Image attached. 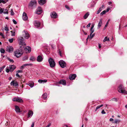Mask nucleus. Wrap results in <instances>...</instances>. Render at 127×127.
<instances>
[{"mask_svg": "<svg viewBox=\"0 0 127 127\" xmlns=\"http://www.w3.org/2000/svg\"><path fill=\"white\" fill-rule=\"evenodd\" d=\"M118 90L119 92L124 94H127L126 89L122 85H120L118 88Z\"/></svg>", "mask_w": 127, "mask_h": 127, "instance_id": "obj_1", "label": "nucleus"}, {"mask_svg": "<svg viewBox=\"0 0 127 127\" xmlns=\"http://www.w3.org/2000/svg\"><path fill=\"white\" fill-rule=\"evenodd\" d=\"M14 55L17 58H19L23 54L21 50L17 49L14 52Z\"/></svg>", "mask_w": 127, "mask_h": 127, "instance_id": "obj_2", "label": "nucleus"}, {"mask_svg": "<svg viewBox=\"0 0 127 127\" xmlns=\"http://www.w3.org/2000/svg\"><path fill=\"white\" fill-rule=\"evenodd\" d=\"M50 66L51 67H53L55 65V63L54 60L50 58L48 60Z\"/></svg>", "mask_w": 127, "mask_h": 127, "instance_id": "obj_3", "label": "nucleus"}, {"mask_svg": "<svg viewBox=\"0 0 127 127\" xmlns=\"http://www.w3.org/2000/svg\"><path fill=\"white\" fill-rule=\"evenodd\" d=\"M23 38L21 36L19 37H18V40L19 41V44L20 45H25L26 44L24 41Z\"/></svg>", "mask_w": 127, "mask_h": 127, "instance_id": "obj_4", "label": "nucleus"}, {"mask_svg": "<svg viewBox=\"0 0 127 127\" xmlns=\"http://www.w3.org/2000/svg\"><path fill=\"white\" fill-rule=\"evenodd\" d=\"M59 65L62 68H64L66 66V63L63 60H61L59 62Z\"/></svg>", "mask_w": 127, "mask_h": 127, "instance_id": "obj_5", "label": "nucleus"}, {"mask_svg": "<svg viewBox=\"0 0 127 127\" xmlns=\"http://www.w3.org/2000/svg\"><path fill=\"white\" fill-rule=\"evenodd\" d=\"M12 100L13 101H16L19 102H22L23 101L22 99L19 97H15L12 99Z\"/></svg>", "mask_w": 127, "mask_h": 127, "instance_id": "obj_6", "label": "nucleus"}, {"mask_svg": "<svg viewBox=\"0 0 127 127\" xmlns=\"http://www.w3.org/2000/svg\"><path fill=\"white\" fill-rule=\"evenodd\" d=\"M37 3V1L35 0H32L30 2L29 5L31 7L35 5Z\"/></svg>", "mask_w": 127, "mask_h": 127, "instance_id": "obj_7", "label": "nucleus"}, {"mask_svg": "<svg viewBox=\"0 0 127 127\" xmlns=\"http://www.w3.org/2000/svg\"><path fill=\"white\" fill-rule=\"evenodd\" d=\"M13 51V48L11 46H7L6 49V51L9 52H12Z\"/></svg>", "mask_w": 127, "mask_h": 127, "instance_id": "obj_8", "label": "nucleus"}, {"mask_svg": "<svg viewBox=\"0 0 127 127\" xmlns=\"http://www.w3.org/2000/svg\"><path fill=\"white\" fill-rule=\"evenodd\" d=\"M51 17L53 18H56L58 17L57 13L55 12H52L51 13Z\"/></svg>", "mask_w": 127, "mask_h": 127, "instance_id": "obj_9", "label": "nucleus"}, {"mask_svg": "<svg viewBox=\"0 0 127 127\" xmlns=\"http://www.w3.org/2000/svg\"><path fill=\"white\" fill-rule=\"evenodd\" d=\"M34 25V26L37 28L40 26V23L39 21H35L33 22Z\"/></svg>", "mask_w": 127, "mask_h": 127, "instance_id": "obj_10", "label": "nucleus"}, {"mask_svg": "<svg viewBox=\"0 0 127 127\" xmlns=\"http://www.w3.org/2000/svg\"><path fill=\"white\" fill-rule=\"evenodd\" d=\"M42 12V10L41 7H39L36 9V13L39 14H41Z\"/></svg>", "mask_w": 127, "mask_h": 127, "instance_id": "obj_11", "label": "nucleus"}, {"mask_svg": "<svg viewBox=\"0 0 127 127\" xmlns=\"http://www.w3.org/2000/svg\"><path fill=\"white\" fill-rule=\"evenodd\" d=\"M22 18L24 20H26L28 19L27 14L25 12H24L23 13Z\"/></svg>", "mask_w": 127, "mask_h": 127, "instance_id": "obj_12", "label": "nucleus"}, {"mask_svg": "<svg viewBox=\"0 0 127 127\" xmlns=\"http://www.w3.org/2000/svg\"><path fill=\"white\" fill-rule=\"evenodd\" d=\"M16 68V67L14 65H10L9 68L10 71L11 72H12Z\"/></svg>", "mask_w": 127, "mask_h": 127, "instance_id": "obj_13", "label": "nucleus"}, {"mask_svg": "<svg viewBox=\"0 0 127 127\" xmlns=\"http://www.w3.org/2000/svg\"><path fill=\"white\" fill-rule=\"evenodd\" d=\"M43 58L41 56H38L37 58V61L38 62H41L43 61Z\"/></svg>", "mask_w": 127, "mask_h": 127, "instance_id": "obj_14", "label": "nucleus"}, {"mask_svg": "<svg viewBox=\"0 0 127 127\" xmlns=\"http://www.w3.org/2000/svg\"><path fill=\"white\" fill-rule=\"evenodd\" d=\"M76 76V74H73L69 75V78L71 80H74L75 79Z\"/></svg>", "mask_w": 127, "mask_h": 127, "instance_id": "obj_15", "label": "nucleus"}, {"mask_svg": "<svg viewBox=\"0 0 127 127\" xmlns=\"http://www.w3.org/2000/svg\"><path fill=\"white\" fill-rule=\"evenodd\" d=\"M39 4L40 5H42L46 3V0H38Z\"/></svg>", "mask_w": 127, "mask_h": 127, "instance_id": "obj_16", "label": "nucleus"}, {"mask_svg": "<svg viewBox=\"0 0 127 127\" xmlns=\"http://www.w3.org/2000/svg\"><path fill=\"white\" fill-rule=\"evenodd\" d=\"M15 110L16 113H20L22 112L20 110L19 107L17 106H15Z\"/></svg>", "mask_w": 127, "mask_h": 127, "instance_id": "obj_17", "label": "nucleus"}, {"mask_svg": "<svg viewBox=\"0 0 127 127\" xmlns=\"http://www.w3.org/2000/svg\"><path fill=\"white\" fill-rule=\"evenodd\" d=\"M25 50L27 53H29L31 51V48L30 47L28 46L26 47Z\"/></svg>", "mask_w": 127, "mask_h": 127, "instance_id": "obj_18", "label": "nucleus"}, {"mask_svg": "<svg viewBox=\"0 0 127 127\" xmlns=\"http://www.w3.org/2000/svg\"><path fill=\"white\" fill-rule=\"evenodd\" d=\"M59 83L64 85H65L66 84V81L64 80H60L59 82Z\"/></svg>", "mask_w": 127, "mask_h": 127, "instance_id": "obj_19", "label": "nucleus"}, {"mask_svg": "<svg viewBox=\"0 0 127 127\" xmlns=\"http://www.w3.org/2000/svg\"><path fill=\"white\" fill-rule=\"evenodd\" d=\"M34 82L32 81H30L27 84L29 85L31 88L32 87L34 86Z\"/></svg>", "mask_w": 127, "mask_h": 127, "instance_id": "obj_20", "label": "nucleus"}, {"mask_svg": "<svg viewBox=\"0 0 127 127\" xmlns=\"http://www.w3.org/2000/svg\"><path fill=\"white\" fill-rule=\"evenodd\" d=\"M32 65V64L31 63L30 64H24L23 65H22V66H21V67H20V69H23L24 68V67L27 66H31Z\"/></svg>", "mask_w": 127, "mask_h": 127, "instance_id": "obj_21", "label": "nucleus"}, {"mask_svg": "<svg viewBox=\"0 0 127 127\" xmlns=\"http://www.w3.org/2000/svg\"><path fill=\"white\" fill-rule=\"evenodd\" d=\"M24 32L25 34V36H24L25 38L28 39L30 37V35L28 33V32L26 31H24Z\"/></svg>", "mask_w": 127, "mask_h": 127, "instance_id": "obj_22", "label": "nucleus"}, {"mask_svg": "<svg viewBox=\"0 0 127 127\" xmlns=\"http://www.w3.org/2000/svg\"><path fill=\"white\" fill-rule=\"evenodd\" d=\"M33 112L31 110L29 111L28 113V117L29 118L32 117L33 115Z\"/></svg>", "mask_w": 127, "mask_h": 127, "instance_id": "obj_23", "label": "nucleus"}, {"mask_svg": "<svg viewBox=\"0 0 127 127\" xmlns=\"http://www.w3.org/2000/svg\"><path fill=\"white\" fill-rule=\"evenodd\" d=\"M102 23V22L101 19H100L97 28L99 29L101 27Z\"/></svg>", "mask_w": 127, "mask_h": 127, "instance_id": "obj_24", "label": "nucleus"}, {"mask_svg": "<svg viewBox=\"0 0 127 127\" xmlns=\"http://www.w3.org/2000/svg\"><path fill=\"white\" fill-rule=\"evenodd\" d=\"M38 81L39 83H46L47 81V80H42L39 79L38 80Z\"/></svg>", "mask_w": 127, "mask_h": 127, "instance_id": "obj_25", "label": "nucleus"}, {"mask_svg": "<svg viewBox=\"0 0 127 127\" xmlns=\"http://www.w3.org/2000/svg\"><path fill=\"white\" fill-rule=\"evenodd\" d=\"M104 5H102L99 8L98 11H97L96 12V14H98L102 10V8L104 7Z\"/></svg>", "mask_w": 127, "mask_h": 127, "instance_id": "obj_26", "label": "nucleus"}, {"mask_svg": "<svg viewBox=\"0 0 127 127\" xmlns=\"http://www.w3.org/2000/svg\"><path fill=\"white\" fill-rule=\"evenodd\" d=\"M95 33H94L93 34H92V35H91V34H90V36L89 35L88 36L87 38V40L89 38V39H91L93 37L95 36Z\"/></svg>", "mask_w": 127, "mask_h": 127, "instance_id": "obj_27", "label": "nucleus"}, {"mask_svg": "<svg viewBox=\"0 0 127 127\" xmlns=\"http://www.w3.org/2000/svg\"><path fill=\"white\" fill-rule=\"evenodd\" d=\"M89 15V12H87L85 15L84 16V19H86L88 17Z\"/></svg>", "mask_w": 127, "mask_h": 127, "instance_id": "obj_28", "label": "nucleus"}, {"mask_svg": "<svg viewBox=\"0 0 127 127\" xmlns=\"http://www.w3.org/2000/svg\"><path fill=\"white\" fill-rule=\"evenodd\" d=\"M3 13L5 14H8V11L7 9H4L3 8Z\"/></svg>", "mask_w": 127, "mask_h": 127, "instance_id": "obj_29", "label": "nucleus"}, {"mask_svg": "<svg viewBox=\"0 0 127 127\" xmlns=\"http://www.w3.org/2000/svg\"><path fill=\"white\" fill-rule=\"evenodd\" d=\"M35 58L33 56L31 57L30 59V61L32 62L35 61Z\"/></svg>", "mask_w": 127, "mask_h": 127, "instance_id": "obj_30", "label": "nucleus"}, {"mask_svg": "<svg viewBox=\"0 0 127 127\" xmlns=\"http://www.w3.org/2000/svg\"><path fill=\"white\" fill-rule=\"evenodd\" d=\"M110 41V39L109 38H107V37H105L103 40V42H105L106 41Z\"/></svg>", "mask_w": 127, "mask_h": 127, "instance_id": "obj_31", "label": "nucleus"}, {"mask_svg": "<svg viewBox=\"0 0 127 127\" xmlns=\"http://www.w3.org/2000/svg\"><path fill=\"white\" fill-rule=\"evenodd\" d=\"M47 94L46 93H45L42 95L43 98L44 99H45L47 97Z\"/></svg>", "mask_w": 127, "mask_h": 127, "instance_id": "obj_32", "label": "nucleus"}, {"mask_svg": "<svg viewBox=\"0 0 127 127\" xmlns=\"http://www.w3.org/2000/svg\"><path fill=\"white\" fill-rule=\"evenodd\" d=\"M120 122V120L118 119H116L113 122V123L115 124H117L118 123H119Z\"/></svg>", "mask_w": 127, "mask_h": 127, "instance_id": "obj_33", "label": "nucleus"}, {"mask_svg": "<svg viewBox=\"0 0 127 127\" xmlns=\"http://www.w3.org/2000/svg\"><path fill=\"white\" fill-rule=\"evenodd\" d=\"M18 86V82L17 81H14V85L13 86L16 87Z\"/></svg>", "mask_w": 127, "mask_h": 127, "instance_id": "obj_34", "label": "nucleus"}, {"mask_svg": "<svg viewBox=\"0 0 127 127\" xmlns=\"http://www.w3.org/2000/svg\"><path fill=\"white\" fill-rule=\"evenodd\" d=\"M111 101H114L116 102H117L118 101L117 99L116 98H114L113 99H111Z\"/></svg>", "mask_w": 127, "mask_h": 127, "instance_id": "obj_35", "label": "nucleus"}, {"mask_svg": "<svg viewBox=\"0 0 127 127\" xmlns=\"http://www.w3.org/2000/svg\"><path fill=\"white\" fill-rule=\"evenodd\" d=\"M0 51L1 53H4L5 52L4 50L3 49H1Z\"/></svg>", "mask_w": 127, "mask_h": 127, "instance_id": "obj_36", "label": "nucleus"}, {"mask_svg": "<svg viewBox=\"0 0 127 127\" xmlns=\"http://www.w3.org/2000/svg\"><path fill=\"white\" fill-rule=\"evenodd\" d=\"M11 15H14V12H13V9H11Z\"/></svg>", "mask_w": 127, "mask_h": 127, "instance_id": "obj_37", "label": "nucleus"}, {"mask_svg": "<svg viewBox=\"0 0 127 127\" xmlns=\"http://www.w3.org/2000/svg\"><path fill=\"white\" fill-rule=\"evenodd\" d=\"M13 38L11 39H9L8 40V41L10 43H12L13 41Z\"/></svg>", "mask_w": 127, "mask_h": 127, "instance_id": "obj_38", "label": "nucleus"}, {"mask_svg": "<svg viewBox=\"0 0 127 127\" xmlns=\"http://www.w3.org/2000/svg\"><path fill=\"white\" fill-rule=\"evenodd\" d=\"M106 11L105 10L103 11L102 12H101L100 13V15H102L104 14H105L106 13Z\"/></svg>", "mask_w": 127, "mask_h": 127, "instance_id": "obj_39", "label": "nucleus"}, {"mask_svg": "<svg viewBox=\"0 0 127 127\" xmlns=\"http://www.w3.org/2000/svg\"><path fill=\"white\" fill-rule=\"evenodd\" d=\"M10 32L11 33V35L12 36H14L15 35V32H13L12 31H11Z\"/></svg>", "mask_w": 127, "mask_h": 127, "instance_id": "obj_40", "label": "nucleus"}, {"mask_svg": "<svg viewBox=\"0 0 127 127\" xmlns=\"http://www.w3.org/2000/svg\"><path fill=\"white\" fill-rule=\"evenodd\" d=\"M28 57L27 56H25L23 58V60L25 61L26 60H27L28 59Z\"/></svg>", "mask_w": 127, "mask_h": 127, "instance_id": "obj_41", "label": "nucleus"}, {"mask_svg": "<svg viewBox=\"0 0 127 127\" xmlns=\"http://www.w3.org/2000/svg\"><path fill=\"white\" fill-rule=\"evenodd\" d=\"M3 8H1L0 9V14L3 13Z\"/></svg>", "mask_w": 127, "mask_h": 127, "instance_id": "obj_42", "label": "nucleus"}, {"mask_svg": "<svg viewBox=\"0 0 127 127\" xmlns=\"http://www.w3.org/2000/svg\"><path fill=\"white\" fill-rule=\"evenodd\" d=\"M90 30L91 31V32H90V34L91 35H92V33H93V32H94V29H92V30Z\"/></svg>", "mask_w": 127, "mask_h": 127, "instance_id": "obj_43", "label": "nucleus"}, {"mask_svg": "<svg viewBox=\"0 0 127 127\" xmlns=\"http://www.w3.org/2000/svg\"><path fill=\"white\" fill-rule=\"evenodd\" d=\"M5 30L6 31H9L8 28L7 27H5Z\"/></svg>", "mask_w": 127, "mask_h": 127, "instance_id": "obj_44", "label": "nucleus"}, {"mask_svg": "<svg viewBox=\"0 0 127 127\" xmlns=\"http://www.w3.org/2000/svg\"><path fill=\"white\" fill-rule=\"evenodd\" d=\"M8 59L10 62L13 63L14 62V61L12 59H10L9 58Z\"/></svg>", "mask_w": 127, "mask_h": 127, "instance_id": "obj_45", "label": "nucleus"}, {"mask_svg": "<svg viewBox=\"0 0 127 127\" xmlns=\"http://www.w3.org/2000/svg\"><path fill=\"white\" fill-rule=\"evenodd\" d=\"M6 71L8 73L9 72V71H10V69H9L8 68H6Z\"/></svg>", "mask_w": 127, "mask_h": 127, "instance_id": "obj_46", "label": "nucleus"}, {"mask_svg": "<svg viewBox=\"0 0 127 127\" xmlns=\"http://www.w3.org/2000/svg\"><path fill=\"white\" fill-rule=\"evenodd\" d=\"M23 72V71L22 70H18L17 71V73H22Z\"/></svg>", "mask_w": 127, "mask_h": 127, "instance_id": "obj_47", "label": "nucleus"}, {"mask_svg": "<svg viewBox=\"0 0 127 127\" xmlns=\"http://www.w3.org/2000/svg\"><path fill=\"white\" fill-rule=\"evenodd\" d=\"M12 21L14 24H16L17 23V22L14 19H13Z\"/></svg>", "mask_w": 127, "mask_h": 127, "instance_id": "obj_48", "label": "nucleus"}, {"mask_svg": "<svg viewBox=\"0 0 127 127\" xmlns=\"http://www.w3.org/2000/svg\"><path fill=\"white\" fill-rule=\"evenodd\" d=\"M5 65H3L1 67H0L1 69H2V70L5 67Z\"/></svg>", "mask_w": 127, "mask_h": 127, "instance_id": "obj_49", "label": "nucleus"}, {"mask_svg": "<svg viewBox=\"0 0 127 127\" xmlns=\"http://www.w3.org/2000/svg\"><path fill=\"white\" fill-rule=\"evenodd\" d=\"M1 2L3 3V4H5L6 3V2L4 0H1Z\"/></svg>", "mask_w": 127, "mask_h": 127, "instance_id": "obj_50", "label": "nucleus"}, {"mask_svg": "<svg viewBox=\"0 0 127 127\" xmlns=\"http://www.w3.org/2000/svg\"><path fill=\"white\" fill-rule=\"evenodd\" d=\"M65 7L66 8L68 9V10L69 9V8L68 5H65Z\"/></svg>", "mask_w": 127, "mask_h": 127, "instance_id": "obj_51", "label": "nucleus"}, {"mask_svg": "<svg viewBox=\"0 0 127 127\" xmlns=\"http://www.w3.org/2000/svg\"><path fill=\"white\" fill-rule=\"evenodd\" d=\"M14 81H12L10 83V84L11 85H13H13H14Z\"/></svg>", "mask_w": 127, "mask_h": 127, "instance_id": "obj_52", "label": "nucleus"}, {"mask_svg": "<svg viewBox=\"0 0 127 127\" xmlns=\"http://www.w3.org/2000/svg\"><path fill=\"white\" fill-rule=\"evenodd\" d=\"M101 113L103 114H105V112L104 110H103L101 111Z\"/></svg>", "mask_w": 127, "mask_h": 127, "instance_id": "obj_53", "label": "nucleus"}, {"mask_svg": "<svg viewBox=\"0 0 127 127\" xmlns=\"http://www.w3.org/2000/svg\"><path fill=\"white\" fill-rule=\"evenodd\" d=\"M100 108V106H97L96 107V110H95V111H96L98 109H99Z\"/></svg>", "mask_w": 127, "mask_h": 127, "instance_id": "obj_54", "label": "nucleus"}, {"mask_svg": "<svg viewBox=\"0 0 127 127\" xmlns=\"http://www.w3.org/2000/svg\"><path fill=\"white\" fill-rule=\"evenodd\" d=\"M94 27V25H92V26H91V27L90 30H92L93 29Z\"/></svg>", "mask_w": 127, "mask_h": 127, "instance_id": "obj_55", "label": "nucleus"}, {"mask_svg": "<svg viewBox=\"0 0 127 127\" xmlns=\"http://www.w3.org/2000/svg\"><path fill=\"white\" fill-rule=\"evenodd\" d=\"M108 21L107 22L106 25L105 26V28L106 27H107V25H108Z\"/></svg>", "mask_w": 127, "mask_h": 127, "instance_id": "obj_56", "label": "nucleus"}, {"mask_svg": "<svg viewBox=\"0 0 127 127\" xmlns=\"http://www.w3.org/2000/svg\"><path fill=\"white\" fill-rule=\"evenodd\" d=\"M0 35L2 36L3 38H4V36L3 35V34L2 33L0 32Z\"/></svg>", "mask_w": 127, "mask_h": 127, "instance_id": "obj_57", "label": "nucleus"}, {"mask_svg": "<svg viewBox=\"0 0 127 127\" xmlns=\"http://www.w3.org/2000/svg\"><path fill=\"white\" fill-rule=\"evenodd\" d=\"M90 25L91 23H89L88 24L87 26V27H89L90 26Z\"/></svg>", "mask_w": 127, "mask_h": 127, "instance_id": "obj_58", "label": "nucleus"}, {"mask_svg": "<svg viewBox=\"0 0 127 127\" xmlns=\"http://www.w3.org/2000/svg\"><path fill=\"white\" fill-rule=\"evenodd\" d=\"M114 121V119L112 118H111L110 119V121Z\"/></svg>", "mask_w": 127, "mask_h": 127, "instance_id": "obj_59", "label": "nucleus"}, {"mask_svg": "<svg viewBox=\"0 0 127 127\" xmlns=\"http://www.w3.org/2000/svg\"><path fill=\"white\" fill-rule=\"evenodd\" d=\"M18 73H17L16 74V75L18 77H20V76H19V74H18Z\"/></svg>", "mask_w": 127, "mask_h": 127, "instance_id": "obj_60", "label": "nucleus"}, {"mask_svg": "<svg viewBox=\"0 0 127 127\" xmlns=\"http://www.w3.org/2000/svg\"><path fill=\"white\" fill-rule=\"evenodd\" d=\"M34 125V123H32V124L31 125V127H33Z\"/></svg>", "mask_w": 127, "mask_h": 127, "instance_id": "obj_61", "label": "nucleus"}, {"mask_svg": "<svg viewBox=\"0 0 127 127\" xmlns=\"http://www.w3.org/2000/svg\"><path fill=\"white\" fill-rule=\"evenodd\" d=\"M51 125V124L49 123L47 126H46L47 127H49Z\"/></svg>", "mask_w": 127, "mask_h": 127, "instance_id": "obj_62", "label": "nucleus"}, {"mask_svg": "<svg viewBox=\"0 0 127 127\" xmlns=\"http://www.w3.org/2000/svg\"><path fill=\"white\" fill-rule=\"evenodd\" d=\"M98 47L99 48H100L101 47L100 45L99 44Z\"/></svg>", "mask_w": 127, "mask_h": 127, "instance_id": "obj_63", "label": "nucleus"}, {"mask_svg": "<svg viewBox=\"0 0 127 127\" xmlns=\"http://www.w3.org/2000/svg\"><path fill=\"white\" fill-rule=\"evenodd\" d=\"M12 79V78L11 77H10L9 78V80H11Z\"/></svg>", "mask_w": 127, "mask_h": 127, "instance_id": "obj_64", "label": "nucleus"}]
</instances>
